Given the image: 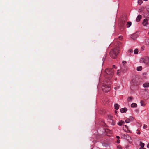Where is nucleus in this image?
Masks as SVG:
<instances>
[{
	"mask_svg": "<svg viewBox=\"0 0 149 149\" xmlns=\"http://www.w3.org/2000/svg\"><path fill=\"white\" fill-rule=\"evenodd\" d=\"M119 49H114L111 50L110 53V56L113 58L115 59L119 53Z\"/></svg>",
	"mask_w": 149,
	"mask_h": 149,
	"instance_id": "nucleus-1",
	"label": "nucleus"
},
{
	"mask_svg": "<svg viewBox=\"0 0 149 149\" xmlns=\"http://www.w3.org/2000/svg\"><path fill=\"white\" fill-rule=\"evenodd\" d=\"M102 89L103 92L107 93L110 90V88L106 85L104 84Z\"/></svg>",
	"mask_w": 149,
	"mask_h": 149,
	"instance_id": "nucleus-2",
	"label": "nucleus"
},
{
	"mask_svg": "<svg viewBox=\"0 0 149 149\" xmlns=\"http://www.w3.org/2000/svg\"><path fill=\"white\" fill-rule=\"evenodd\" d=\"M114 70L113 68L108 69L107 68L105 70V72L107 74H110L111 75H112L113 74Z\"/></svg>",
	"mask_w": 149,
	"mask_h": 149,
	"instance_id": "nucleus-3",
	"label": "nucleus"
},
{
	"mask_svg": "<svg viewBox=\"0 0 149 149\" xmlns=\"http://www.w3.org/2000/svg\"><path fill=\"white\" fill-rule=\"evenodd\" d=\"M143 63L149 66V57H145L142 58Z\"/></svg>",
	"mask_w": 149,
	"mask_h": 149,
	"instance_id": "nucleus-4",
	"label": "nucleus"
},
{
	"mask_svg": "<svg viewBox=\"0 0 149 149\" xmlns=\"http://www.w3.org/2000/svg\"><path fill=\"white\" fill-rule=\"evenodd\" d=\"M123 130L127 133H131V131L129 130L128 127L126 125H123Z\"/></svg>",
	"mask_w": 149,
	"mask_h": 149,
	"instance_id": "nucleus-5",
	"label": "nucleus"
},
{
	"mask_svg": "<svg viewBox=\"0 0 149 149\" xmlns=\"http://www.w3.org/2000/svg\"><path fill=\"white\" fill-rule=\"evenodd\" d=\"M134 120V118L133 117L130 116L129 118H127L125 120V122L126 123H128L131 121H133Z\"/></svg>",
	"mask_w": 149,
	"mask_h": 149,
	"instance_id": "nucleus-6",
	"label": "nucleus"
},
{
	"mask_svg": "<svg viewBox=\"0 0 149 149\" xmlns=\"http://www.w3.org/2000/svg\"><path fill=\"white\" fill-rule=\"evenodd\" d=\"M126 139L129 143H131L132 142V139L130 136L127 134L126 136L125 139Z\"/></svg>",
	"mask_w": 149,
	"mask_h": 149,
	"instance_id": "nucleus-7",
	"label": "nucleus"
},
{
	"mask_svg": "<svg viewBox=\"0 0 149 149\" xmlns=\"http://www.w3.org/2000/svg\"><path fill=\"white\" fill-rule=\"evenodd\" d=\"M148 19H147L146 18L144 19L143 22V23H142V24H143V25L145 26H146L147 25V24H148Z\"/></svg>",
	"mask_w": 149,
	"mask_h": 149,
	"instance_id": "nucleus-8",
	"label": "nucleus"
},
{
	"mask_svg": "<svg viewBox=\"0 0 149 149\" xmlns=\"http://www.w3.org/2000/svg\"><path fill=\"white\" fill-rule=\"evenodd\" d=\"M127 109L126 108H122L120 109V111L122 113H125L127 111Z\"/></svg>",
	"mask_w": 149,
	"mask_h": 149,
	"instance_id": "nucleus-9",
	"label": "nucleus"
},
{
	"mask_svg": "<svg viewBox=\"0 0 149 149\" xmlns=\"http://www.w3.org/2000/svg\"><path fill=\"white\" fill-rule=\"evenodd\" d=\"M125 122L123 120H120L117 123V124L119 126H121L123 124H124Z\"/></svg>",
	"mask_w": 149,
	"mask_h": 149,
	"instance_id": "nucleus-10",
	"label": "nucleus"
},
{
	"mask_svg": "<svg viewBox=\"0 0 149 149\" xmlns=\"http://www.w3.org/2000/svg\"><path fill=\"white\" fill-rule=\"evenodd\" d=\"M137 37V36L136 34H133L131 36V38L134 40H135Z\"/></svg>",
	"mask_w": 149,
	"mask_h": 149,
	"instance_id": "nucleus-11",
	"label": "nucleus"
},
{
	"mask_svg": "<svg viewBox=\"0 0 149 149\" xmlns=\"http://www.w3.org/2000/svg\"><path fill=\"white\" fill-rule=\"evenodd\" d=\"M143 86L144 88H147L149 87V83H145L143 84Z\"/></svg>",
	"mask_w": 149,
	"mask_h": 149,
	"instance_id": "nucleus-12",
	"label": "nucleus"
},
{
	"mask_svg": "<svg viewBox=\"0 0 149 149\" xmlns=\"http://www.w3.org/2000/svg\"><path fill=\"white\" fill-rule=\"evenodd\" d=\"M142 18L141 16L140 15H139L136 18V21L137 22H139Z\"/></svg>",
	"mask_w": 149,
	"mask_h": 149,
	"instance_id": "nucleus-13",
	"label": "nucleus"
},
{
	"mask_svg": "<svg viewBox=\"0 0 149 149\" xmlns=\"http://www.w3.org/2000/svg\"><path fill=\"white\" fill-rule=\"evenodd\" d=\"M131 106L132 108L136 107H137V104L136 103H133L131 104Z\"/></svg>",
	"mask_w": 149,
	"mask_h": 149,
	"instance_id": "nucleus-14",
	"label": "nucleus"
},
{
	"mask_svg": "<svg viewBox=\"0 0 149 149\" xmlns=\"http://www.w3.org/2000/svg\"><path fill=\"white\" fill-rule=\"evenodd\" d=\"M114 108L115 109L117 110L119 109V106L118 104H114Z\"/></svg>",
	"mask_w": 149,
	"mask_h": 149,
	"instance_id": "nucleus-15",
	"label": "nucleus"
},
{
	"mask_svg": "<svg viewBox=\"0 0 149 149\" xmlns=\"http://www.w3.org/2000/svg\"><path fill=\"white\" fill-rule=\"evenodd\" d=\"M127 134H121L120 135L121 138L123 139H125L126 135Z\"/></svg>",
	"mask_w": 149,
	"mask_h": 149,
	"instance_id": "nucleus-16",
	"label": "nucleus"
},
{
	"mask_svg": "<svg viewBox=\"0 0 149 149\" xmlns=\"http://www.w3.org/2000/svg\"><path fill=\"white\" fill-rule=\"evenodd\" d=\"M132 24V23L131 22H128L127 24V28L130 27Z\"/></svg>",
	"mask_w": 149,
	"mask_h": 149,
	"instance_id": "nucleus-17",
	"label": "nucleus"
},
{
	"mask_svg": "<svg viewBox=\"0 0 149 149\" xmlns=\"http://www.w3.org/2000/svg\"><path fill=\"white\" fill-rule=\"evenodd\" d=\"M142 68L141 66H139L137 67L136 69L138 71H141L142 70Z\"/></svg>",
	"mask_w": 149,
	"mask_h": 149,
	"instance_id": "nucleus-18",
	"label": "nucleus"
},
{
	"mask_svg": "<svg viewBox=\"0 0 149 149\" xmlns=\"http://www.w3.org/2000/svg\"><path fill=\"white\" fill-rule=\"evenodd\" d=\"M140 145L142 148H143L144 146V144L142 142H140Z\"/></svg>",
	"mask_w": 149,
	"mask_h": 149,
	"instance_id": "nucleus-19",
	"label": "nucleus"
},
{
	"mask_svg": "<svg viewBox=\"0 0 149 149\" xmlns=\"http://www.w3.org/2000/svg\"><path fill=\"white\" fill-rule=\"evenodd\" d=\"M133 99L132 97H130L128 98L127 100L128 101H131Z\"/></svg>",
	"mask_w": 149,
	"mask_h": 149,
	"instance_id": "nucleus-20",
	"label": "nucleus"
},
{
	"mask_svg": "<svg viewBox=\"0 0 149 149\" xmlns=\"http://www.w3.org/2000/svg\"><path fill=\"white\" fill-rule=\"evenodd\" d=\"M138 50L137 49H136L134 50V53L135 54H137L138 52Z\"/></svg>",
	"mask_w": 149,
	"mask_h": 149,
	"instance_id": "nucleus-21",
	"label": "nucleus"
},
{
	"mask_svg": "<svg viewBox=\"0 0 149 149\" xmlns=\"http://www.w3.org/2000/svg\"><path fill=\"white\" fill-rule=\"evenodd\" d=\"M105 131L106 132H109L110 134H111L112 132L111 131L108 129H107Z\"/></svg>",
	"mask_w": 149,
	"mask_h": 149,
	"instance_id": "nucleus-22",
	"label": "nucleus"
},
{
	"mask_svg": "<svg viewBox=\"0 0 149 149\" xmlns=\"http://www.w3.org/2000/svg\"><path fill=\"white\" fill-rule=\"evenodd\" d=\"M105 131L106 132H109L110 134H111L112 132L111 131L108 129H107Z\"/></svg>",
	"mask_w": 149,
	"mask_h": 149,
	"instance_id": "nucleus-23",
	"label": "nucleus"
},
{
	"mask_svg": "<svg viewBox=\"0 0 149 149\" xmlns=\"http://www.w3.org/2000/svg\"><path fill=\"white\" fill-rule=\"evenodd\" d=\"M143 3L142 0H138V3L139 5H141Z\"/></svg>",
	"mask_w": 149,
	"mask_h": 149,
	"instance_id": "nucleus-24",
	"label": "nucleus"
},
{
	"mask_svg": "<svg viewBox=\"0 0 149 149\" xmlns=\"http://www.w3.org/2000/svg\"><path fill=\"white\" fill-rule=\"evenodd\" d=\"M140 103L141 106H145V104L143 102V101H141Z\"/></svg>",
	"mask_w": 149,
	"mask_h": 149,
	"instance_id": "nucleus-25",
	"label": "nucleus"
},
{
	"mask_svg": "<svg viewBox=\"0 0 149 149\" xmlns=\"http://www.w3.org/2000/svg\"><path fill=\"white\" fill-rule=\"evenodd\" d=\"M117 74L118 75H120V71L119 70H118Z\"/></svg>",
	"mask_w": 149,
	"mask_h": 149,
	"instance_id": "nucleus-26",
	"label": "nucleus"
},
{
	"mask_svg": "<svg viewBox=\"0 0 149 149\" xmlns=\"http://www.w3.org/2000/svg\"><path fill=\"white\" fill-rule=\"evenodd\" d=\"M146 43L149 45V39H146Z\"/></svg>",
	"mask_w": 149,
	"mask_h": 149,
	"instance_id": "nucleus-27",
	"label": "nucleus"
},
{
	"mask_svg": "<svg viewBox=\"0 0 149 149\" xmlns=\"http://www.w3.org/2000/svg\"><path fill=\"white\" fill-rule=\"evenodd\" d=\"M123 38V37L122 36H120L119 37V40H121Z\"/></svg>",
	"mask_w": 149,
	"mask_h": 149,
	"instance_id": "nucleus-28",
	"label": "nucleus"
},
{
	"mask_svg": "<svg viewBox=\"0 0 149 149\" xmlns=\"http://www.w3.org/2000/svg\"><path fill=\"white\" fill-rule=\"evenodd\" d=\"M147 128V126L146 125H144L143 126V129H146Z\"/></svg>",
	"mask_w": 149,
	"mask_h": 149,
	"instance_id": "nucleus-29",
	"label": "nucleus"
},
{
	"mask_svg": "<svg viewBox=\"0 0 149 149\" xmlns=\"http://www.w3.org/2000/svg\"><path fill=\"white\" fill-rule=\"evenodd\" d=\"M117 149H122V148L120 146H117Z\"/></svg>",
	"mask_w": 149,
	"mask_h": 149,
	"instance_id": "nucleus-30",
	"label": "nucleus"
},
{
	"mask_svg": "<svg viewBox=\"0 0 149 149\" xmlns=\"http://www.w3.org/2000/svg\"><path fill=\"white\" fill-rule=\"evenodd\" d=\"M128 52H130V53H133V50L132 49H130V50H129Z\"/></svg>",
	"mask_w": 149,
	"mask_h": 149,
	"instance_id": "nucleus-31",
	"label": "nucleus"
},
{
	"mask_svg": "<svg viewBox=\"0 0 149 149\" xmlns=\"http://www.w3.org/2000/svg\"><path fill=\"white\" fill-rule=\"evenodd\" d=\"M117 143H120V140L119 139H118L117 141Z\"/></svg>",
	"mask_w": 149,
	"mask_h": 149,
	"instance_id": "nucleus-32",
	"label": "nucleus"
},
{
	"mask_svg": "<svg viewBox=\"0 0 149 149\" xmlns=\"http://www.w3.org/2000/svg\"><path fill=\"white\" fill-rule=\"evenodd\" d=\"M126 63V62L125 61H122V63L124 64H125Z\"/></svg>",
	"mask_w": 149,
	"mask_h": 149,
	"instance_id": "nucleus-33",
	"label": "nucleus"
},
{
	"mask_svg": "<svg viewBox=\"0 0 149 149\" xmlns=\"http://www.w3.org/2000/svg\"><path fill=\"white\" fill-rule=\"evenodd\" d=\"M132 83L133 84H134V80H133L132 81Z\"/></svg>",
	"mask_w": 149,
	"mask_h": 149,
	"instance_id": "nucleus-34",
	"label": "nucleus"
},
{
	"mask_svg": "<svg viewBox=\"0 0 149 149\" xmlns=\"http://www.w3.org/2000/svg\"><path fill=\"white\" fill-rule=\"evenodd\" d=\"M116 68V66H115V65H113V68Z\"/></svg>",
	"mask_w": 149,
	"mask_h": 149,
	"instance_id": "nucleus-35",
	"label": "nucleus"
},
{
	"mask_svg": "<svg viewBox=\"0 0 149 149\" xmlns=\"http://www.w3.org/2000/svg\"><path fill=\"white\" fill-rule=\"evenodd\" d=\"M116 138H117L118 139H119V138H120V137L119 136H116Z\"/></svg>",
	"mask_w": 149,
	"mask_h": 149,
	"instance_id": "nucleus-36",
	"label": "nucleus"
},
{
	"mask_svg": "<svg viewBox=\"0 0 149 149\" xmlns=\"http://www.w3.org/2000/svg\"><path fill=\"white\" fill-rule=\"evenodd\" d=\"M147 147L148 148H149V143H148V144L147 145Z\"/></svg>",
	"mask_w": 149,
	"mask_h": 149,
	"instance_id": "nucleus-37",
	"label": "nucleus"
},
{
	"mask_svg": "<svg viewBox=\"0 0 149 149\" xmlns=\"http://www.w3.org/2000/svg\"><path fill=\"white\" fill-rule=\"evenodd\" d=\"M117 111H115V112L116 114L117 113Z\"/></svg>",
	"mask_w": 149,
	"mask_h": 149,
	"instance_id": "nucleus-38",
	"label": "nucleus"
},
{
	"mask_svg": "<svg viewBox=\"0 0 149 149\" xmlns=\"http://www.w3.org/2000/svg\"><path fill=\"white\" fill-rule=\"evenodd\" d=\"M137 134H140V132H138L137 133Z\"/></svg>",
	"mask_w": 149,
	"mask_h": 149,
	"instance_id": "nucleus-39",
	"label": "nucleus"
},
{
	"mask_svg": "<svg viewBox=\"0 0 149 149\" xmlns=\"http://www.w3.org/2000/svg\"><path fill=\"white\" fill-rule=\"evenodd\" d=\"M139 149H146L145 148H140Z\"/></svg>",
	"mask_w": 149,
	"mask_h": 149,
	"instance_id": "nucleus-40",
	"label": "nucleus"
},
{
	"mask_svg": "<svg viewBox=\"0 0 149 149\" xmlns=\"http://www.w3.org/2000/svg\"><path fill=\"white\" fill-rule=\"evenodd\" d=\"M107 136H109V135H108V134H107Z\"/></svg>",
	"mask_w": 149,
	"mask_h": 149,
	"instance_id": "nucleus-41",
	"label": "nucleus"
},
{
	"mask_svg": "<svg viewBox=\"0 0 149 149\" xmlns=\"http://www.w3.org/2000/svg\"><path fill=\"white\" fill-rule=\"evenodd\" d=\"M148 34H149V32L148 33Z\"/></svg>",
	"mask_w": 149,
	"mask_h": 149,
	"instance_id": "nucleus-42",
	"label": "nucleus"
}]
</instances>
